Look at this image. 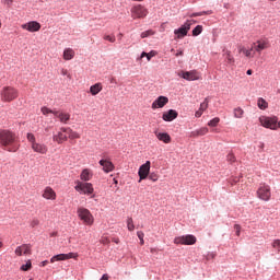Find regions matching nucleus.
Segmentation results:
<instances>
[{"label": "nucleus", "mask_w": 280, "mask_h": 280, "mask_svg": "<svg viewBox=\"0 0 280 280\" xmlns=\"http://www.w3.org/2000/svg\"><path fill=\"white\" fill-rule=\"evenodd\" d=\"M137 236L140 240L141 246H143L145 244V241H143V237H145V234H143V232L139 231V232H137Z\"/></svg>", "instance_id": "obj_41"}, {"label": "nucleus", "mask_w": 280, "mask_h": 280, "mask_svg": "<svg viewBox=\"0 0 280 280\" xmlns=\"http://www.w3.org/2000/svg\"><path fill=\"white\" fill-rule=\"evenodd\" d=\"M247 75H253V71L249 69V70H247Z\"/></svg>", "instance_id": "obj_59"}, {"label": "nucleus", "mask_w": 280, "mask_h": 280, "mask_svg": "<svg viewBox=\"0 0 280 280\" xmlns=\"http://www.w3.org/2000/svg\"><path fill=\"white\" fill-rule=\"evenodd\" d=\"M16 97H19V90H16V88L4 86L0 91L1 102H8V103L14 102V100H16Z\"/></svg>", "instance_id": "obj_5"}, {"label": "nucleus", "mask_w": 280, "mask_h": 280, "mask_svg": "<svg viewBox=\"0 0 280 280\" xmlns=\"http://www.w3.org/2000/svg\"><path fill=\"white\" fill-rule=\"evenodd\" d=\"M218 124H220V117H214L213 119H211L209 122H208V126L210 128H215L218 126Z\"/></svg>", "instance_id": "obj_35"}, {"label": "nucleus", "mask_w": 280, "mask_h": 280, "mask_svg": "<svg viewBox=\"0 0 280 280\" xmlns=\"http://www.w3.org/2000/svg\"><path fill=\"white\" fill-rule=\"evenodd\" d=\"M112 242H114L115 244H119V238H113Z\"/></svg>", "instance_id": "obj_57"}, {"label": "nucleus", "mask_w": 280, "mask_h": 280, "mask_svg": "<svg viewBox=\"0 0 280 280\" xmlns=\"http://www.w3.org/2000/svg\"><path fill=\"white\" fill-rule=\"evenodd\" d=\"M176 57H178V56H183V50H179L178 52H176V55H175Z\"/></svg>", "instance_id": "obj_58"}, {"label": "nucleus", "mask_w": 280, "mask_h": 280, "mask_svg": "<svg viewBox=\"0 0 280 280\" xmlns=\"http://www.w3.org/2000/svg\"><path fill=\"white\" fill-rule=\"evenodd\" d=\"M180 78L184 80H188V82H192L194 80H199L200 77L198 74V71L191 70V71H182L179 73Z\"/></svg>", "instance_id": "obj_14"}, {"label": "nucleus", "mask_w": 280, "mask_h": 280, "mask_svg": "<svg viewBox=\"0 0 280 280\" xmlns=\"http://www.w3.org/2000/svg\"><path fill=\"white\" fill-rule=\"evenodd\" d=\"M61 75H67L68 78H71V74H69L68 69H61Z\"/></svg>", "instance_id": "obj_51"}, {"label": "nucleus", "mask_w": 280, "mask_h": 280, "mask_svg": "<svg viewBox=\"0 0 280 280\" xmlns=\"http://www.w3.org/2000/svg\"><path fill=\"white\" fill-rule=\"evenodd\" d=\"M202 113H205V112L201 110V109H198V110L195 113V117H197V119L200 118V117H202Z\"/></svg>", "instance_id": "obj_52"}, {"label": "nucleus", "mask_w": 280, "mask_h": 280, "mask_svg": "<svg viewBox=\"0 0 280 280\" xmlns=\"http://www.w3.org/2000/svg\"><path fill=\"white\" fill-rule=\"evenodd\" d=\"M91 178H93V172H91L89 168H84L80 174V179L84 183H89Z\"/></svg>", "instance_id": "obj_26"}, {"label": "nucleus", "mask_w": 280, "mask_h": 280, "mask_svg": "<svg viewBox=\"0 0 280 280\" xmlns=\"http://www.w3.org/2000/svg\"><path fill=\"white\" fill-rule=\"evenodd\" d=\"M229 163H235L236 159H235V154L233 153H229L226 156Z\"/></svg>", "instance_id": "obj_46"}, {"label": "nucleus", "mask_w": 280, "mask_h": 280, "mask_svg": "<svg viewBox=\"0 0 280 280\" xmlns=\"http://www.w3.org/2000/svg\"><path fill=\"white\" fill-rule=\"evenodd\" d=\"M150 165L151 162L147 161L144 164H142L138 171V175H139V183H141V180H145V178H148V176H150Z\"/></svg>", "instance_id": "obj_11"}, {"label": "nucleus", "mask_w": 280, "mask_h": 280, "mask_svg": "<svg viewBox=\"0 0 280 280\" xmlns=\"http://www.w3.org/2000/svg\"><path fill=\"white\" fill-rule=\"evenodd\" d=\"M133 1H143V0H133Z\"/></svg>", "instance_id": "obj_63"}, {"label": "nucleus", "mask_w": 280, "mask_h": 280, "mask_svg": "<svg viewBox=\"0 0 280 280\" xmlns=\"http://www.w3.org/2000/svg\"><path fill=\"white\" fill-rule=\"evenodd\" d=\"M104 40H108L109 43H115L116 38H115V36L105 35Z\"/></svg>", "instance_id": "obj_48"}, {"label": "nucleus", "mask_w": 280, "mask_h": 280, "mask_svg": "<svg viewBox=\"0 0 280 280\" xmlns=\"http://www.w3.org/2000/svg\"><path fill=\"white\" fill-rule=\"evenodd\" d=\"M69 137L67 136V132L62 131V128L52 136V141L55 143H58V145H62L65 141H68Z\"/></svg>", "instance_id": "obj_15"}, {"label": "nucleus", "mask_w": 280, "mask_h": 280, "mask_svg": "<svg viewBox=\"0 0 280 280\" xmlns=\"http://www.w3.org/2000/svg\"><path fill=\"white\" fill-rule=\"evenodd\" d=\"M187 21H191V25H194V23H196V21H194V20H187Z\"/></svg>", "instance_id": "obj_60"}, {"label": "nucleus", "mask_w": 280, "mask_h": 280, "mask_svg": "<svg viewBox=\"0 0 280 280\" xmlns=\"http://www.w3.org/2000/svg\"><path fill=\"white\" fill-rule=\"evenodd\" d=\"M0 27H1V20H0Z\"/></svg>", "instance_id": "obj_64"}, {"label": "nucleus", "mask_w": 280, "mask_h": 280, "mask_svg": "<svg viewBox=\"0 0 280 280\" xmlns=\"http://www.w3.org/2000/svg\"><path fill=\"white\" fill-rule=\"evenodd\" d=\"M209 108V98H205V101L200 104L199 110H207Z\"/></svg>", "instance_id": "obj_36"}, {"label": "nucleus", "mask_w": 280, "mask_h": 280, "mask_svg": "<svg viewBox=\"0 0 280 280\" xmlns=\"http://www.w3.org/2000/svg\"><path fill=\"white\" fill-rule=\"evenodd\" d=\"M78 218L85 224V226H93L95 222V218L93 217V213H91L90 209H86L84 207H79L77 209Z\"/></svg>", "instance_id": "obj_3"}, {"label": "nucleus", "mask_w": 280, "mask_h": 280, "mask_svg": "<svg viewBox=\"0 0 280 280\" xmlns=\"http://www.w3.org/2000/svg\"><path fill=\"white\" fill-rule=\"evenodd\" d=\"M176 117H178V112H176L175 109H170L168 112H164L162 115V119L164 121H174Z\"/></svg>", "instance_id": "obj_21"}, {"label": "nucleus", "mask_w": 280, "mask_h": 280, "mask_svg": "<svg viewBox=\"0 0 280 280\" xmlns=\"http://www.w3.org/2000/svg\"><path fill=\"white\" fill-rule=\"evenodd\" d=\"M154 56H156V51L152 50V51L148 52L147 60L148 61L152 60V58H154Z\"/></svg>", "instance_id": "obj_47"}, {"label": "nucleus", "mask_w": 280, "mask_h": 280, "mask_svg": "<svg viewBox=\"0 0 280 280\" xmlns=\"http://www.w3.org/2000/svg\"><path fill=\"white\" fill-rule=\"evenodd\" d=\"M200 34H202V25H197L192 30V36H200Z\"/></svg>", "instance_id": "obj_37"}, {"label": "nucleus", "mask_w": 280, "mask_h": 280, "mask_svg": "<svg viewBox=\"0 0 280 280\" xmlns=\"http://www.w3.org/2000/svg\"><path fill=\"white\" fill-rule=\"evenodd\" d=\"M100 165L103 167V172L105 174H110L115 170V164L110 160H101Z\"/></svg>", "instance_id": "obj_18"}, {"label": "nucleus", "mask_w": 280, "mask_h": 280, "mask_svg": "<svg viewBox=\"0 0 280 280\" xmlns=\"http://www.w3.org/2000/svg\"><path fill=\"white\" fill-rule=\"evenodd\" d=\"M148 10L141 4H136L131 8V19H145Z\"/></svg>", "instance_id": "obj_8"}, {"label": "nucleus", "mask_w": 280, "mask_h": 280, "mask_svg": "<svg viewBox=\"0 0 280 280\" xmlns=\"http://www.w3.org/2000/svg\"><path fill=\"white\" fill-rule=\"evenodd\" d=\"M102 83H96L94 85H91L90 93L91 95H97L102 91Z\"/></svg>", "instance_id": "obj_30"}, {"label": "nucleus", "mask_w": 280, "mask_h": 280, "mask_svg": "<svg viewBox=\"0 0 280 280\" xmlns=\"http://www.w3.org/2000/svg\"><path fill=\"white\" fill-rule=\"evenodd\" d=\"M174 244H182L184 246H194L196 244V236L188 234L184 236H177L174 238Z\"/></svg>", "instance_id": "obj_9"}, {"label": "nucleus", "mask_w": 280, "mask_h": 280, "mask_svg": "<svg viewBox=\"0 0 280 280\" xmlns=\"http://www.w3.org/2000/svg\"><path fill=\"white\" fill-rule=\"evenodd\" d=\"M208 133H209V128H207V127H201V128H199V129H197V130L191 131V132H190V137H191L192 139H196V138H198V137H205V135H208Z\"/></svg>", "instance_id": "obj_22"}, {"label": "nucleus", "mask_w": 280, "mask_h": 280, "mask_svg": "<svg viewBox=\"0 0 280 280\" xmlns=\"http://www.w3.org/2000/svg\"><path fill=\"white\" fill-rule=\"evenodd\" d=\"M32 269V260H27L25 265L21 266V270H23L24 272H27V270Z\"/></svg>", "instance_id": "obj_38"}, {"label": "nucleus", "mask_w": 280, "mask_h": 280, "mask_svg": "<svg viewBox=\"0 0 280 280\" xmlns=\"http://www.w3.org/2000/svg\"><path fill=\"white\" fill-rule=\"evenodd\" d=\"M225 54H223V57L225 58L226 65H235V58H233V55H231V50H223Z\"/></svg>", "instance_id": "obj_28"}, {"label": "nucleus", "mask_w": 280, "mask_h": 280, "mask_svg": "<svg viewBox=\"0 0 280 280\" xmlns=\"http://www.w3.org/2000/svg\"><path fill=\"white\" fill-rule=\"evenodd\" d=\"M115 185H117V179H114Z\"/></svg>", "instance_id": "obj_61"}, {"label": "nucleus", "mask_w": 280, "mask_h": 280, "mask_svg": "<svg viewBox=\"0 0 280 280\" xmlns=\"http://www.w3.org/2000/svg\"><path fill=\"white\" fill-rule=\"evenodd\" d=\"M42 113H43V115H54V113H57V110H52V109H49V107H46V106H44V107H42Z\"/></svg>", "instance_id": "obj_39"}, {"label": "nucleus", "mask_w": 280, "mask_h": 280, "mask_svg": "<svg viewBox=\"0 0 280 280\" xmlns=\"http://www.w3.org/2000/svg\"><path fill=\"white\" fill-rule=\"evenodd\" d=\"M234 231H235L237 237H240V233L242 231V226L240 224H235L234 225Z\"/></svg>", "instance_id": "obj_50"}, {"label": "nucleus", "mask_w": 280, "mask_h": 280, "mask_svg": "<svg viewBox=\"0 0 280 280\" xmlns=\"http://www.w3.org/2000/svg\"><path fill=\"white\" fill-rule=\"evenodd\" d=\"M257 196L260 200L268 202L270 200L272 192L270 191V186L267 184H261L257 190Z\"/></svg>", "instance_id": "obj_7"}, {"label": "nucleus", "mask_w": 280, "mask_h": 280, "mask_svg": "<svg viewBox=\"0 0 280 280\" xmlns=\"http://www.w3.org/2000/svg\"><path fill=\"white\" fill-rule=\"evenodd\" d=\"M127 229H128V231H130V232L135 231V221L132 220L131 217H129V218L127 219Z\"/></svg>", "instance_id": "obj_34"}, {"label": "nucleus", "mask_w": 280, "mask_h": 280, "mask_svg": "<svg viewBox=\"0 0 280 280\" xmlns=\"http://www.w3.org/2000/svg\"><path fill=\"white\" fill-rule=\"evenodd\" d=\"M140 58H148V52L143 51L140 56Z\"/></svg>", "instance_id": "obj_54"}, {"label": "nucleus", "mask_w": 280, "mask_h": 280, "mask_svg": "<svg viewBox=\"0 0 280 280\" xmlns=\"http://www.w3.org/2000/svg\"><path fill=\"white\" fill-rule=\"evenodd\" d=\"M21 28L31 33L40 32V23H38L37 21H31L25 24H22Z\"/></svg>", "instance_id": "obj_12"}, {"label": "nucleus", "mask_w": 280, "mask_h": 280, "mask_svg": "<svg viewBox=\"0 0 280 280\" xmlns=\"http://www.w3.org/2000/svg\"><path fill=\"white\" fill-rule=\"evenodd\" d=\"M154 135L159 141H162V143H172V136H170V133L154 131Z\"/></svg>", "instance_id": "obj_19"}, {"label": "nucleus", "mask_w": 280, "mask_h": 280, "mask_svg": "<svg viewBox=\"0 0 280 280\" xmlns=\"http://www.w3.org/2000/svg\"><path fill=\"white\" fill-rule=\"evenodd\" d=\"M55 117L61 121V124H68L69 119H71V115L68 113H62V112H54Z\"/></svg>", "instance_id": "obj_23"}, {"label": "nucleus", "mask_w": 280, "mask_h": 280, "mask_svg": "<svg viewBox=\"0 0 280 280\" xmlns=\"http://www.w3.org/2000/svg\"><path fill=\"white\" fill-rule=\"evenodd\" d=\"M101 280H108V275H106V273L103 275L102 278H101Z\"/></svg>", "instance_id": "obj_55"}, {"label": "nucleus", "mask_w": 280, "mask_h": 280, "mask_svg": "<svg viewBox=\"0 0 280 280\" xmlns=\"http://www.w3.org/2000/svg\"><path fill=\"white\" fill-rule=\"evenodd\" d=\"M0 143L3 148H7L8 152H16L19 147L14 145L16 143V135L10 130L0 131Z\"/></svg>", "instance_id": "obj_1"}, {"label": "nucleus", "mask_w": 280, "mask_h": 280, "mask_svg": "<svg viewBox=\"0 0 280 280\" xmlns=\"http://www.w3.org/2000/svg\"><path fill=\"white\" fill-rule=\"evenodd\" d=\"M75 58V51L72 48H66L63 50V60H73Z\"/></svg>", "instance_id": "obj_27"}, {"label": "nucleus", "mask_w": 280, "mask_h": 280, "mask_svg": "<svg viewBox=\"0 0 280 280\" xmlns=\"http://www.w3.org/2000/svg\"><path fill=\"white\" fill-rule=\"evenodd\" d=\"M272 248H276L280 253V238L272 242Z\"/></svg>", "instance_id": "obj_43"}, {"label": "nucleus", "mask_w": 280, "mask_h": 280, "mask_svg": "<svg viewBox=\"0 0 280 280\" xmlns=\"http://www.w3.org/2000/svg\"><path fill=\"white\" fill-rule=\"evenodd\" d=\"M209 14H213V11L195 12V13L188 14V16H189V19H194L196 16H207Z\"/></svg>", "instance_id": "obj_31"}, {"label": "nucleus", "mask_w": 280, "mask_h": 280, "mask_svg": "<svg viewBox=\"0 0 280 280\" xmlns=\"http://www.w3.org/2000/svg\"><path fill=\"white\" fill-rule=\"evenodd\" d=\"M15 255L21 257L22 255H32V245L31 244H23L15 248Z\"/></svg>", "instance_id": "obj_16"}, {"label": "nucleus", "mask_w": 280, "mask_h": 280, "mask_svg": "<svg viewBox=\"0 0 280 280\" xmlns=\"http://www.w3.org/2000/svg\"><path fill=\"white\" fill-rule=\"evenodd\" d=\"M252 48L254 49V51H257V54H261L264 49H268V42L258 40L252 45Z\"/></svg>", "instance_id": "obj_20"}, {"label": "nucleus", "mask_w": 280, "mask_h": 280, "mask_svg": "<svg viewBox=\"0 0 280 280\" xmlns=\"http://www.w3.org/2000/svg\"><path fill=\"white\" fill-rule=\"evenodd\" d=\"M48 264H49V261L44 260V261H42V267L45 268V266H47Z\"/></svg>", "instance_id": "obj_53"}, {"label": "nucleus", "mask_w": 280, "mask_h": 280, "mask_svg": "<svg viewBox=\"0 0 280 280\" xmlns=\"http://www.w3.org/2000/svg\"><path fill=\"white\" fill-rule=\"evenodd\" d=\"M257 105L260 110H266V108H268V102L264 98H258Z\"/></svg>", "instance_id": "obj_33"}, {"label": "nucleus", "mask_w": 280, "mask_h": 280, "mask_svg": "<svg viewBox=\"0 0 280 280\" xmlns=\"http://www.w3.org/2000/svg\"><path fill=\"white\" fill-rule=\"evenodd\" d=\"M191 30V21H186L179 28L174 31L175 38H185Z\"/></svg>", "instance_id": "obj_10"}, {"label": "nucleus", "mask_w": 280, "mask_h": 280, "mask_svg": "<svg viewBox=\"0 0 280 280\" xmlns=\"http://www.w3.org/2000/svg\"><path fill=\"white\" fill-rule=\"evenodd\" d=\"M26 138L31 144V149L33 152H36V154H47V152H49L47 144L37 142L36 136H34V133H27Z\"/></svg>", "instance_id": "obj_2"}, {"label": "nucleus", "mask_w": 280, "mask_h": 280, "mask_svg": "<svg viewBox=\"0 0 280 280\" xmlns=\"http://www.w3.org/2000/svg\"><path fill=\"white\" fill-rule=\"evenodd\" d=\"M280 129V120H278V122H276V130Z\"/></svg>", "instance_id": "obj_56"}, {"label": "nucleus", "mask_w": 280, "mask_h": 280, "mask_svg": "<svg viewBox=\"0 0 280 280\" xmlns=\"http://www.w3.org/2000/svg\"><path fill=\"white\" fill-rule=\"evenodd\" d=\"M260 125L269 130H277L278 117L277 116H262L259 118Z\"/></svg>", "instance_id": "obj_6"}, {"label": "nucleus", "mask_w": 280, "mask_h": 280, "mask_svg": "<svg viewBox=\"0 0 280 280\" xmlns=\"http://www.w3.org/2000/svg\"><path fill=\"white\" fill-rule=\"evenodd\" d=\"M233 115L235 119H242V117H244V109H242L241 107H236L233 109Z\"/></svg>", "instance_id": "obj_32"}, {"label": "nucleus", "mask_w": 280, "mask_h": 280, "mask_svg": "<svg viewBox=\"0 0 280 280\" xmlns=\"http://www.w3.org/2000/svg\"><path fill=\"white\" fill-rule=\"evenodd\" d=\"M75 191L79 194H84V196H90V198H95V188L92 183H83L80 180L75 182L74 186Z\"/></svg>", "instance_id": "obj_4"}, {"label": "nucleus", "mask_w": 280, "mask_h": 280, "mask_svg": "<svg viewBox=\"0 0 280 280\" xmlns=\"http://www.w3.org/2000/svg\"><path fill=\"white\" fill-rule=\"evenodd\" d=\"M101 244H104V246L110 244V238H108L107 236H102L101 237Z\"/></svg>", "instance_id": "obj_45"}, {"label": "nucleus", "mask_w": 280, "mask_h": 280, "mask_svg": "<svg viewBox=\"0 0 280 280\" xmlns=\"http://www.w3.org/2000/svg\"><path fill=\"white\" fill-rule=\"evenodd\" d=\"M1 246H3V243L0 242V248H1Z\"/></svg>", "instance_id": "obj_62"}, {"label": "nucleus", "mask_w": 280, "mask_h": 280, "mask_svg": "<svg viewBox=\"0 0 280 280\" xmlns=\"http://www.w3.org/2000/svg\"><path fill=\"white\" fill-rule=\"evenodd\" d=\"M1 3L7 8H12V3H14V0H1Z\"/></svg>", "instance_id": "obj_44"}, {"label": "nucleus", "mask_w": 280, "mask_h": 280, "mask_svg": "<svg viewBox=\"0 0 280 280\" xmlns=\"http://www.w3.org/2000/svg\"><path fill=\"white\" fill-rule=\"evenodd\" d=\"M148 36H154V32L152 30H149L141 33V38H148Z\"/></svg>", "instance_id": "obj_40"}, {"label": "nucleus", "mask_w": 280, "mask_h": 280, "mask_svg": "<svg viewBox=\"0 0 280 280\" xmlns=\"http://www.w3.org/2000/svg\"><path fill=\"white\" fill-rule=\"evenodd\" d=\"M240 54H244L246 58H255V52H253V47L250 49H246L245 47L240 48Z\"/></svg>", "instance_id": "obj_29"}, {"label": "nucleus", "mask_w": 280, "mask_h": 280, "mask_svg": "<svg viewBox=\"0 0 280 280\" xmlns=\"http://www.w3.org/2000/svg\"><path fill=\"white\" fill-rule=\"evenodd\" d=\"M78 258V254L69 253V254H58L50 259V264H55V261H67V259H75Z\"/></svg>", "instance_id": "obj_13"}, {"label": "nucleus", "mask_w": 280, "mask_h": 280, "mask_svg": "<svg viewBox=\"0 0 280 280\" xmlns=\"http://www.w3.org/2000/svg\"><path fill=\"white\" fill-rule=\"evenodd\" d=\"M43 198L46 200H56V191L51 187H46L43 192Z\"/></svg>", "instance_id": "obj_24"}, {"label": "nucleus", "mask_w": 280, "mask_h": 280, "mask_svg": "<svg viewBox=\"0 0 280 280\" xmlns=\"http://www.w3.org/2000/svg\"><path fill=\"white\" fill-rule=\"evenodd\" d=\"M149 180H152V183H156V180H159V174L150 173Z\"/></svg>", "instance_id": "obj_42"}, {"label": "nucleus", "mask_w": 280, "mask_h": 280, "mask_svg": "<svg viewBox=\"0 0 280 280\" xmlns=\"http://www.w3.org/2000/svg\"><path fill=\"white\" fill-rule=\"evenodd\" d=\"M61 130L68 135V139H80V133L69 127H61Z\"/></svg>", "instance_id": "obj_25"}, {"label": "nucleus", "mask_w": 280, "mask_h": 280, "mask_svg": "<svg viewBox=\"0 0 280 280\" xmlns=\"http://www.w3.org/2000/svg\"><path fill=\"white\" fill-rule=\"evenodd\" d=\"M38 224H40V221H39L38 219H34V220L31 222L32 229H36V226H38Z\"/></svg>", "instance_id": "obj_49"}, {"label": "nucleus", "mask_w": 280, "mask_h": 280, "mask_svg": "<svg viewBox=\"0 0 280 280\" xmlns=\"http://www.w3.org/2000/svg\"><path fill=\"white\" fill-rule=\"evenodd\" d=\"M170 102V98L167 96H159L151 105V108L155 110V108H163L167 103Z\"/></svg>", "instance_id": "obj_17"}]
</instances>
